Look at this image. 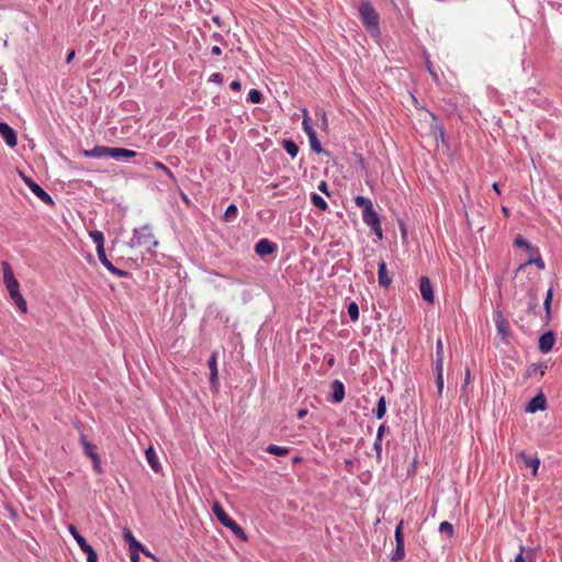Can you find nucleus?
<instances>
[{
    "mask_svg": "<svg viewBox=\"0 0 562 562\" xmlns=\"http://www.w3.org/2000/svg\"><path fill=\"white\" fill-rule=\"evenodd\" d=\"M306 414H307V412H306L305 409H301V411H299V413H297V417H299V418H303Z\"/></svg>",
    "mask_w": 562,
    "mask_h": 562,
    "instance_id": "69168bd1",
    "label": "nucleus"
},
{
    "mask_svg": "<svg viewBox=\"0 0 562 562\" xmlns=\"http://www.w3.org/2000/svg\"><path fill=\"white\" fill-rule=\"evenodd\" d=\"M68 530L76 540L80 549L87 554V562H98V554L93 547L79 533L76 526L70 524Z\"/></svg>",
    "mask_w": 562,
    "mask_h": 562,
    "instance_id": "39448f33",
    "label": "nucleus"
},
{
    "mask_svg": "<svg viewBox=\"0 0 562 562\" xmlns=\"http://www.w3.org/2000/svg\"><path fill=\"white\" fill-rule=\"evenodd\" d=\"M518 457L524 461V463L527 465V452L526 451H520L518 453Z\"/></svg>",
    "mask_w": 562,
    "mask_h": 562,
    "instance_id": "680f3d73",
    "label": "nucleus"
},
{
    "mask_svg": "<svg viewBox=\"0 0 562 562\" xmlns=\"http://www.w3.org/2000/svg\"><path fill=\"white\" fill-rule=\"evenodd\" d=\"M111 148L112 147L97 145L89 150H85L83 155L90 158L111 157Z\"/></svg>",
    "mask_w": 562,
    "mask_h": 562,
    "instance_id": "a211bd4d",
    "label": "nucleus"
},
{
    "mask_svg": "<svg viewBox=\"0 0 562 562\" xmlns=\"http://www.w3.org/2000/svg\"><path fill=\"white\" fill-rule=\"evenodd\" d=\"M207 366L210 369V383L212 387H217V363H216V353H212L207 361Z\"/></svg>",
    "mask_w": 562,
    "mask_h": 562,
    "instance_id": "412c9836",
    "label": "nucleus"
},
{
    "mask_svg": "<svg viewBox=\"0 0 562 562\" xmlns=\"http://www.w3.org/2000/svg\"><path fill=\"white\" fill-rule=\"evenodd\" d=\"M91 461H92V467H93V470L98 473V474H101L103 472V469L101 467V461H100V457L97 456L94 458H91Z\"/></svg>",
    "mask_w": 562,
    "mask_h": 562,
    "instance_id": "c03bdc74",
    "label": "nucleus"
},
{
    "mask_svg": "<svg viewBox=\"0 0 562 562\" xmlns=\"http://www.w3.org/2000/svg\"><path fill=\"white\" fill-rule=\"evenodd\" d=\"M229 88H231L233 91H240V89H241V83H240V81H238V80H234V81H232V82H231Z\"/></svg>",
    "mask_w": 562,
    "mask_h": 562,
    "instance_id": "864d4df0",
    "label": "nucleus"
},
{
    "mask_svg": "<svg viewBox=\"0 0 562 562\" xmlns=\"http://www.w3.org/2000/svg\"><path fill=\"white\" fill-rule=\"evenodd\" d=\"M213 38H214L215 41H222V40H223V36H222L220 33H214V34H213Z\"/></svg>",
    "mask_w": 562,
    "mask_h": 562,
    "instance_id": "338daca9",
    "label": "nucleus"
},
{
    "mask_svg": "<svg viewBox=\"0 0 562 562\" xmlns=\"http://www.w3.org/2000/svg\"><path fill=\"white\" fill-rule=\"evenodd\" d=\"M212 512L215 515V517L218 519V521L228 528L238 539L240 540H247V536L244 531V529L234 520L232 519L227 513L224 510L223 506L215 502L212 506Z\"/></svg>",
    "mask_w": 562,
    "mask_h": 562,
    "instance_id": "7ed1b4c3",
    "label": "nucleus"
},
{
    "mask_svg": "<svg viewBox=\"0 0 562 562\" xmlns=\"http://www.w3.org/2000/svg\"><path fill=\"white\" fill-rule=\"evenodd\" d=\"M138 154L136 151L127 149V148H121V147H112L111 148V157L116 160L134 158Z\"/></svg>",
    "mask_w": 562,
    "mask_h": 562,
    "instance_id": "6ab92c4d",
    "label": "nucleus"
},
{
    "mask_svg": "<svg viewBox=\"0 0 562 562\" xmlns=\"http://www.w3.org/2000/svg\"><path fill=\"white\" fill-rule=\"evenodd\" d=\"M75 55H76V53H75V50H74V49H71L70 52H68L67 57H66V63H67V64H70V63L72 61V59L75 58Z\"/></svg>",
    "mask_w": 562,
    "mask_h": 562,
    "instance_id": "4d7b16f0",
    "label": "nucleus"
},
{
    "mask_svg": "<svg viewBox=\"0 0 562 562\" xmlns=\"http://www.w3.org/2000/svg\"><path fill=\"white\" fill-rule=\"evenodd\" d=\"M307 137H308L310 145H311V148L313 151H315V153L324 151V149L317 138L316 133H311V135H307Z\"/></svg>",
    "mask_w": 562,
    "mask_h": 562,
    "instance_id": "e433bc0d",
    "label": "nucleus"
},
{
    "mask_svg": "<svg viewBox=\"0 0 562 562\" xmlns=\"http://www.w3.org/2000/svg\"><path fill=\"white\" fill-rule=\"evenodd\" d=\"M247 100L251 103H260L262 101V93L258 89H251L248 92Z\"/></svg>",
    "mask_w": 562,
    "mask_h": 562,
    "instance_id": "ea45409f",
    "label": "nucleus"
},
{
    "mask_svg": "<svg viewBox=\"0 0 562 562\" xmlns=\"http://www.w3.org/2000/svg\"><path fill=\"white\" fill-rule=\"evenodd\" d=\"M493 319L497 328V335L501 336L502 339H506L508 336L509 328L507 319L504 317L503 313L499 310L494 311Z\"/></svg>",
    "mask_w": 562,
    "mask_h": 562,
    "instance_id": "9d476101",
    "label": "nucleus"
},
{
    "mask_svg": "<svg viewBox=\"0 0 562 562\" xmlns=\"http://www.w3.org/2000/svg\"><path fill=\"white\" fill-rule=\"evenodd\" d=\"M0 135L8 146L14 147L18 143L15 131L5 122H0Z\"/></svg>",
    "mask_w": 562,
    "mask_h": 562,
    "instance_id": "ddd939ff",
    "label": "nucleus"
},
{
    "mask_svg": "<svg viewBox=\"0 0 562 562\" xmlns=\"http://www.w3.org/2000/svg\"><path fill=\"white\" fill-rule=\"evenodd\" d=\"M548 407V400L543 393L535 395L529 400V413L538 412V409H546Z\"/></svg>",
    "mask_w": 562,
    "mask_h": 562,
    "instance_id": "f3484780",
    "label": "nucleus"
},
{
    "mask_svg": "<svg viewBox=\"0 0 562 562\" xmlns=\"http://www.w3.org/2000/svg\"><path fill=\"white\" fill-rule=\"evenodd\" d=\"M153 165L156 169L164 171L169 178L173 179L172 171L166 165L160 161H154Z\"/></svg>",
    "mask_w": 562,
    "mask_h": 562,
    "instance_id": "79ce46f5",
    "label": "nucleus"
},
{
    "mask_svg": "<svg viewBox=\"0 0 562 562\" xmlns=\"http://www.w3.org/2000/svg\"><path fill=\"white\" fill-rule=\"evenodd\" d=\"M112 274L120 277V278H126L130 273L125 270L116 268L114 265L109 267V270Z\"/></svg>",
    "mask_w": 562,
    "mask_h": 562,
    "instance_id": "37998d69",
    "label": "nucleus"
},
{
    "mask_svg": "<svg viewBox=\"0 0 562 562\" xmlns=\"http://www.w3.org/2000/svg\"><path fill=\"white\" fill-rule=\"evenodd\" d=\"M386 414V398L381 395L378 400L376 407L373 409V415L378 419H382Z\"/></svg>",
    "mask_w": 562,
    "mask_h": 562,
    "instance_id": "bb28decb",
    "label": "nucleus"
},
{
    "mask_svg": "<svg viewBox=\"0 0 562 562\" xmlns=\"http://www.w3.org/2000/svg\"><path fill=\"white\" fill-rule=\"evenodd\" d=\"M2 271H3V282L9 294L13 293V291L20 290V283L14 277L13 270L8 261H2Z\"/></svg>",
    "mask_w": 562,
    "mask_h": 562,
    "instance_id": "0eeeda50",
    "label": "nucleus"
},
{
    "mask_svg": "<svg viewBox=\"0 0 562 562\" xmlns=\"http://www.w3.org/2000/svg\"><path fill=\"white\" fill-rule=\"evenodd\" d=\"M237 213H238V209H237L236 204H234V203L229 204L224 212L223 221L233 222L236 218Z\"/></svg>",
    "mask_w": 562,
    "mask_h": 562,
    "instance_id": "7c9ffc66",
    "label": "nucleus"
},
{
    "mask_svg": "<svg viewBox=\"0 0 562 562\" xmlns=\"http://www.w3.org/2000/svg\"><path fill=\"white\" fill-rule=\"evenodd\" d=\"M211 53H212V55H214V56H218V55H221V54H222V49H221V47H220V46L215 45V46H213V47H212Z\"/></svg>",
    "mask_w": 562,
    "mask_h": 562,
    "instance_id": "13d9d810",
    "label": "nucleus"
},
{
    "mask_svg": "<svg viewBox=\"0 0 562 562\" xmlns=\"http://www.w3.org/2000/svg\"><path fill=\"white\" fill-rule=\"evenodd\" d=\"M378 282L381 288H389L391 285V278L387 276L386 263L381 259L378 263Z\"/></svg>",
    "mask_w": 562,
    "mask_h": 562,
    "instance_id": "2eb2a0df",
    "label": "nucleus"
},
{
    "mask_svg": "<svg viewBox=\"0 0 562 562\" xmlns=\"http://www.w3.org/2000/svg\"><path fill=\"white\" fill-rule=\"evenodd\" d=\"M139 551L143 552L146 557L155 560V555L153 553H150L144 546H143V549H139Z\"/></svg>",
    "mask_w": 562,
    "mask_h": 562,
    "instance_id": "052dcab7",
    "label": "nucleus"
},
{
    "mask_svg": "<svg viewBox=\"0 0 562 562\" xmlns=\"http://www.w3.org/2000/svg\"><path fill=\"white\" fill-rule=\"evenodd\" d=\"M352 465H353L352 460H346V461H345V469H346L348 472H350V473H352Z\"/></svg>",
    "mask_w": 562,
    "mask_h": 562,
    "instance_id": "bf43d9fd",
    "label": "nucleus"
},
{
    "mask_svg": "<svg viewBox=\"0 0 562 562\" xmlns=\"http://www.w3.org/2000/svg\"><path fill=\"white\" fill-rule=\"evenodd\" d=\"M492 188L495 192L499 193V184L497 182L493 183Z\"/></svg>",
    "mask_w": 562,
    "mask_h": 562,
    "instance_id": "774afa93",
    "label": "nucleus"
},
{
    "mask_svg": "<svg viewBox=\"0 0 562 562\" xmlns=\"http://www.w3.org/2000/svg\"><path fill=\"white\" fill-rule=\"evenodd\" d=\"M515 245L517 247H527V239L524 238L522 236H518L516 239H515Z\"/></svg>",
    "mask_w": 562,
    "mask_h": 562,
    "instance_id": "603ef678",
    "label": "nucleus"
},
{
    "mask_svg": "<svg viewBox=\"0 0 562 562\" xmlns=\"http://www.w3.org/2000/svg\"><path fill=\"white\" fill-rule=\"evenodd\" d=\"M419 291H420V294H422V297L432 304L434 301H435V294H434V290H432V285H431V282L429 280V278L427 277H422L419 279Z\"/></svg>",
    "mask_w": 562,
    "mask_h": 562,
    "instance_id": "f8f14e48",
    "label": "nucleus"
},
{
    "mask_svg": "<svg viewBox=\"0 0 562 562\" xmlns=\"http://www.w3.org/2000/svg\"><path fill=\"white\" fill-rule=\"evenodd\" d=\"M443 368V342L441 338L436 341L435 369Z\"/></svg>",
    "mask_w": 562,
    "mask_h": 562,
    "instance_id": "b1692460",
    "label": "nucleus"
},
{
    "mask_svg": "<svg viewBox=\"0 0 562 562\" xmlns=\"http://www.w3.org/2000/svg\"><path fill=\"white\" fill-rule=\"evenodd\" d=\"M552 300H553V289L549 288L547 290V295H546V299H544V302H543V307L546 310L547 319H550V316H551V303H552Z\"/></svg>",
    "mask_w": 562,
    "mask_h": 562,
    "instance_id": "473e14b6",
    "label": "nucleus"
},
{
    "mask_svg": "<svg viewBox=\"0 0 562 562\" xmlns=\"http://www.w3.org/2000/svg\"><path fill=\"white\" fill-rule=\"evenodd\" d=\"M471 376V372L469 369L465 370L464 384L469 383Z\"/></svg>",
    "mask_w": 562,
    "mask_h": 562,
    "instance_id": "0e129e2a",
    "label": "nucleus"
},
{
    "mask_svg": "<svg viewBox=\"0 0 562 562\" xmlns=\"http://www.w3.org/2000/svg\"><path fill=\"white\" fill-rule=\"evenodd\" d=\"M209 81L221 85L223 82V75L220 72H214L210 76Z\"/></svg>",
    "mask_w": 562,
    "mask_h": 562,
    "instance_id": "49530a36",
    "label": "nucleus"
},
{
    "mask_svg": "<svg viewBox=\"0 0 562 562\" xmlns=\"http://www.w3.org/2000/svg\"><path fill=\"white\" fill-rule=\"evenodd\" d=\"M359 15L367 30L371 33L380 32V16L370 0H361Z\"/></svg>",
    "mask_w": 562,
    "mask_h": 562,
    "instance_id": "f03ea898",
    "label": "nucleus"
},
{
    "mask_svg": "<svg viewBox=\"0 0 562 562\" xmlns=\"http://www.w3.org/2000/svg\"><path fill=\"white\" fill-rule=\"evenodd\" d=\"M311 201L315 207L322 211H325L328 207L327 202L317 193L312 194Z\"/></svg>",
    "mask_w": 562,
    "mask_h": 562,
    "instance_id": "f704fd0d",
    "label": "nucleus"
},
{
    "mask_svg": "<svg viewBox=\"0 0 562 562\" xmlns=\"http://www.w3.org/2000/svg\"><path fill=\"white\" fill-rule=\"evenodd\" d=\"M540 462L541 461L537 459V457H535L532 460H529V465L532 468L533 474H537V470L539 469Z\"/></svg>",
    "mask_w": 562,
    "mask_h": 562,
    "instance_id": "8fccbe9b",
    "label": "nucleus"
},
{
    "mask_svg": "<svg viewBox=\"0 0 562 562\" xmlns=\"http://www.w3.org/2000/svg\"><path fill=\"white\" fill-rule=\"evenodd\" d=\"M426 66H427V69H428V71H429V74H430V76H431L432 80H434L435 82H439L438 74L432 69V67H431V63H430L428 59H427V61H426Z\"/></svg>",
    "mask_w": 562,
    "mask_h": 562,
    "instance_id": "de8ad7c7",
    "label": "nucleus"
},
{
    "mask_svg": "<svg viewBox=\"0 0 562 562\" xmlns=\"http://www.w3.org/2000/svg\"><path fill=\"white\" fill-rule=\"evenodd\" d=\"M158 245L151 227L149 224H145L138 228L133 229V237L128 241L131 248H145L150 250Z\"/></svg>",
    "mask_w": 562,
    "mask_h": 562,
    "instance_id": "f257e3e1",
    "label": "nucleus"
},
{
    "mask_svg": "<svg viewBox=\"0 0 562 562\" xmlns=\"http://www.w3.org/2000/svg\"><path fill=\"white\" fill-rule=\"evenodd\" d=\"M373 450L375 451L378 461H380L381 458H382V441H378L376 438H375V441L373 443Z\"/></svg>",
    "mask_w": 562,
    "mask_h": 562,
    "instance_id": "a18cd8bd",
    "label": "nucleus"
},
{
    "mask_svg": "<svg viewBox=\"0 0 562 562\" xmlns=\"http://www.w3.org/2000/svg\"><path fill=\"white\" fill-rule=\"evenodd\" d=\"M557 341L555 334L553 331H548L542 334L539 337V349L542 352H548L553 348L554 342Z\"/></svg>",
    "mask_w": 562,
    "mask_h": 562,
    "instance_id": "4468645a",
    "label": "nucleus"
},
{
    "mask_svg": "<svg viewBox=\"0 0 562 562\" xmlns=\"http://www.w3.org/2000/svg\"><path fill=\"white\" fill-rule=\"evenodd\" d=\"M23 180L34 195H36L41 201L47 205L54 204L53 198L38 183L25 176H23Z\"/></svg>",
    "mask_w": 562,
    "mask_h": 562,
    "instance_id": "6e6552de",
    "label": "nucleus"
},
{
    "mask_svg": "<svg viewBox=\"0 0 562 562\" xmlns=\"http://www.w3.org/2000/svg\"><path fill=\"white\" fill-rule=\"evenodd\" d=\"M318 190L327 195H329V192H328V186L325 181H322L319 184H318Z\"/></svg>",
    "mask_w": 562,
    "mask_h": 562,
    "instance_id": "6e6d98bb",
    "label": "nucleus"
},
{
    "mask_svg": "<svg viewBox=\"0 0 562 562\" xmlns=\"http://www.w3.org/2000/svg\"><path fill=\"white\" fill-rule=\"evenodd\" d=\"M439 532L442 535H447L449 538L453 537L454 528L449 521H442L439 525Z\"/></svg>",
    "mask_w": 562,
    "mask_h": 562,
    "instance_id": "58836bf2",
    "label": "nucleus"
},
{
    "mask_svg": "<svg viewBox=\"0 0 562 562\" xmlns=\"http://www.w3.org/2000/svg\"><path fill=\"white\" fill-rule=\"evenodd\" d=\"M97 256L100 262L103 265V267L106 268V270H109V267L113 266V263L108 259L104 248H102L101 250L97 249Z\"/></svg>",
    "mask_w": 562,
    "mask_h": 562,
    "instance_id": "a19ab883",
    "label": "nucleus"
},
{
    "mask_svg": "<svg viewBox=\"0 0 562 562\" xmlns=\"http://www.w3.org/2000/svg\"><path fill=\"white\" fill-rule=\"evenodd\" d=\"M387 430V427L385 424H381L378 428V432H376V439L378 441H382V438L385 434V431Z\"/></svg>",
    "mask_w": 562,
    "mask_h": 562,
    "instance_id": "09e8293b",
    "label": "nucleus"
},
{
    "mask_svg": "<svg viewBox=\"0 0 562 562\" xmlns=\"http://www.w3.org/2000/svg\"><path fill=\"white\" fill-rule=\"evenodd\" d=\"M347 312L352 322L359 319V306L355 301H351L347 306Z\"/></svg>",
    "mask_w": 562,
    "mask_h": 562,
    "instance_id": "c9c22d12",
    "label": "nucleus"
},
{
    "mask_svg": "<svg viewBox=\"0 0 562 562\" xmlns=\"http://www.w3.org/2000/svg\"><path fill=\"white\" fill-rule=\"evenodd\" d=\"M362 221L372 231V233L376 236L378 239L383 238L381 220L373 207L368 211H362Z\"/></svg>",
    "mask_w": 562,
    "mask_h": 562,
    "instance_id": "423d86ee",
    "label": "nucleus"
},
{
    "mask_svg": "<svg viewBox=\"0 0 562 562\" xmlns=\"http://www.w3.org/2000/svg\"><path fill=\"white\" fill-rule=\"evenodd\" d=\"M266 451L273 456L283 457V456L289 454L290 448L271 443V445L267 446Z\"/></svg>",
    "mask_w": 562,
    "mask_h": 562,
    "instance_id": "c85d7f7f",
    "label": "nucleus"
},
{
    "mask_svg": "<svg viewBox=\"0 0 562 562\" xmlns=\"http://www.w3.org/2000/svg\"><path fill=\"white\" fill-rule=\"evenodd\" d=\"M282 146L284 150L292 157L295 158L299 154V146L292 139H283Z\"/></svg>",
    "mask_w": 562,
    "mask_h": 562,
    "instance_id": "cd10ccee",
    "label": "nucleus"
},
{
    "mask_svg": "<svg viewBox=\"0 0 562 562\" xmlns=\"http://www.w3.org/2000/svg\"><path fill=\"white\" fill-rule=\"evenodd\" d=\"M277 249H278L277 244L269 240L268 238H262L255 245V252L260 257L271 255Z\"/></svg>",
    "mask_w": 562,
    "mask_h": 562,
    "instance_id": "9b49d317",
    "label": "nucleus"
},
{
    "mask_svg": "<svg viewBox=\"0 0 562 562\" xmlns=\"http://www.w3.org/2000/svg\"><path fill=\"white\" fill-rule=\"evenodd\" d=\"M435 373L438 395L441 396L443 391V368L435 369Z\"/></svg>",
    "mask_w": 562,
    "mask_h": 562,
    "instance_id": "4c0bfd02",
    "label": "nucleus"
},
{
    "mask_svg": "<svg viewBox=\"0 0 562 562\" xmlns=\"http://www.w3.org/2000/svg\"><path fill=\"white\" fill-rule=\"evenodd\" d=\"M355 203L357 206L362 207V211H368L373 207L372 201L363 195H357L355 198Z\"/></svg>",
    "mask_w": 562,
    "mask_h": 562,
    "instance_id": "2f4dec72",
    "label": "nucleus"
},
{
    "mask_svg": "<svg viewBox=\"0 0 562 562\" xmlns=\"http://www.w3.org/2000/svg\"><path fill=\"white\" fill-rule=\"evenodd\" d=\"M302 127L306 135H311V133H316L311 124V119L307 114V110H303V121H302Z\"/></svg>",
    "mask_w": 562,
    "mask_h": 562,
    "instance_id": "72a5a7b5",
    "label": "nucleus"
},
{
    "mask_svg": "<svg viewBox=\"0 0 562 562\" xmlns=\"http://www.w3.org/2000/svg\"><path fill=\"white\" fill-rule=\"evenodd\" d=\"M89 236L92 241L95 244V249L104 248V235L100 231H90Z\"/></svg>",
    "mask_w": 562,
    "mask_h": 562,
    "instance_id": "c756f323",
    "label": "nucleus"
},
{
    "mask_svg": "<svg viewBox=\"0 0 562 562\" xmlns=\"http://www.w3.org/2000/svg\"><path fill=\"white\" fill-rule=\"evenodd\" d=\"M319 113H321V116H322V123H323L324 125H326V124H327L326 113H325L323 110H322V111H319Z\"/></svg>",
    "mask_w": 562,
    "mask_h": 562,
    "instance_id": "e2e57ef3",
    "label": "nucleus"
},
{
    "mask_svg": "<svg viewBox=\"0 0 562 562\" xmlns=\"http://www.w3.org/2000/svg\"><path fill=\"white\" fill-rule=\"evenodd\" d=\"M345 385L340 380H334L330 383V394L328 401L333 404H339L345 400Z\"/></svg>",
    "mask_w": 562,
    "mask_h": 562,
    "instance_id": "1a4fd4ad",
    "label": "nucleus"
},
{
    "mask_svg": "<svg viewBox=\"0 0 562 562\" xmlns=\"http://www.w3.org/2000/svg\"><path fill=\"white\" fill-rule=\"evenodd\" d=\"M519 553L516 555L514 562H526V559L524 557V551H525V548L522 544L519 546Z\"/></svg>",
    "mask_w": 562,
    "mask_h": 562,
    "instance_id": "3c124183",
    "label": "nucleus"
},
{
    "mask_svg": "<svg viewBox=\"0 0 562 562\" xmlns=\"http://www.w3.org/2000/svg\"><path fill=\"white\" fill-rule=\"evenodd\" d=\"M529 265H535L538 269L544 268V262L540 256L539 250L532 249L529 245Z\"/></svg>",
    "mask_w": 562,
    "mask_h": 562,
    "instance_id": "393cba45",
    "label": "nucleus"
},
{
    "mask_svg": "<svg viewBox=\"0 0 562 562\" xmlns=\"http://www.w3.org/2000/svg\"><path fill=\"white\" fill-rule=\"evenodd\" d=\"M145 457H146V460H147L148 464L150 465V468L156 473L160 472L161 464L159 463L157 453H156V451L154 450L153 447H149V448L146 449Z\"/></svg>",
    "mask_w": 562,
    "mask_h": 562,
    "instance_id": "4be33fe9",
    "label": "nucleus"
},
{
    "mask_svg": "<svg viewBox=\"0 0 562 562\" xmlns=\"http://www.w3.org/2000/svg\"><path fill=\"white\" fill-rule=\"evenodd\" d=\"M430 116L431 123L429 125V128L431 135L436 138V140L440 139L442 143H445L446 133L443 126L439 123L438 117L434 113H430Z\"/></svg>",
    "mask_w": 562,
    "mask_h": 562,
    "instance_id": "dca6fc26",
    "label": "nucleus"
},
{
    "mask_svg": "<svg viewBox=\"0 0 562 562\" xmlns=\"http://www.w3.org/2000/svg\"><path fill=\"white\" fill-rule=\"evenodd\" d=\"M130 558H131V562H139L140 561L139 552H136V550H132Z\"/></svg>",
    "mask_w": 562,
    "mask_h": 562,
    "instance_id": "5fc2aeb1",
    "label": "nucleus"
},
{
    "mask_svg": "<svg viewBox=\"0 0 562 562\" xmlns=\"http://www.w3.org/2000/svg\"><path fill=\"white\" fill-rule=\"evenodd\" d=\"M79 440L83 448V452L87 457H89L91 459V458L99 456V453L97 452L95 445L90 442L85 434H82V432L80 434Z\"/></svg>",
    "mask_w": 562,
    "mask_h": 562,
    "instance_id": "aec40b11",
    "label": "nucleus"
},
{
    "mask_svg": "<svg viewBox=\"0 0 562 562\" xmlns=\"http://www.w3.org/2000/svg\"><path fill=\"white\" fill-rule=\"evenodd\" d=\"M404 521L400 520L395 527L394 538H395V549L391 554L392 562H400L405 558V537L403 532Z\"/></svg>",
    "mask_w": 562,
    "mask_h": 562,
    "instance_id": "20e7f679",
    "label": "nucleus"
},
{
    "mask_svg": "<svg viewBox=\"0 0 562 562\" xmlns=\"http://www.w3.org/2000/svg\"><path fill=\"white\" fill-rule=\"evenodd\" d=\"M124 539L127 541L130 546V553L132 552V550H136V552H139V549H143V544L135 539L130 529L124 530Z\"/></svg>",
    "mask_w": 562,
    "mask_h": 562,
    "instance_id": "a878e982",
    "label": "nucleus"
},
{
    "mask_svg": "<svg viewBox=\"0 0 562 562\" xmlns=\"http://www.w3.org/2000/svg\"><path fill=\"white\" fill-rule=\"evenodd\" d=\"M9 295H10L11 300L14 302V304L16 305V307L23 314H25L27 312V303H26L25 299L22 296V294L20 293V290L13 291V293H11Z\"/></svg>",
    "mask_w": 562,
    "mask_h": 562,
    "instance_id": "5701e85b",
    "label": "nucleus"
}]
</instances>
